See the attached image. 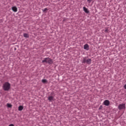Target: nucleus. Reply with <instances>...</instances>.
Segmentation results:
<instances>
[{
	"label": "nucleus",
	"instance_id": "f257e3e1",
	"mask_svg": "<svg viewBox=\"0 0 126 126\" xmlns=\"http://www.w3.org/2000/svg\"><path fill=\"white\" fill-rule=\"evenodd\" d=\"M10 84L8 82H6L3 83L2 86V88L4 91H9L10 89Z\"/></svg>",
	"mask_w": 126,
	"mask_h": 126
},
{
	"label": "nucleus",
	"instance_id": "f03ea898",
	"mask_svg": "<svg viewBox=\"0 0 126 126\" xmlns=\"http://www.w3.org/2000/svg\"><path fill=\"white\" fill-rule=\"evenodd\" d=\"M42 63H49L50 64H52L54 63L53 60H52L50 58H46L44 59V60L42 61Z\"/></svg>",
	"mask_w": 126,
	"mask_h": 126
},
{
	"label": "nucleus",
	"instance_id": "7ed1b4c3",
	"mask_svg": "<svg viewBox=\"0 0 126 126\" xmlns=\"http://www.w3.org/2000/svg\"><path fill=\"white\" fill-rule=\"evenodd\" d=\"M91 62H92V60H91V59H88L86 57H84L83 59L82 63H87L88 64H90L91 63Z\"/></svg>",
	"mask_w": 126,
	"mask_h": 126
},
{
	"label": "nucleus",
	"instance_id": "20e7f679",
	"mask_svg": "<svg viewBox=\"0 0 126 126\" xmlns=\"http://www.w3.org/2000/svg\"><path fill=\"white\" fill-rule=\"evenodd\" d=\"M119 110H125L126 109V104L123 103L121 104H119L118 106Z\"/></svg>",
	"mask_w": 126,
	"mask_h": 126
},
{
	"label": "nucleus",
	"instance_id": "39448f33",
	"mask_svg": "<svg viewBox=\"0 0 126 126\" xmlns=\"http://www.w3.org/2000/svg\"><path fill=\"white\" fill-rule=\"evenodd\" d=\"M103 104L105 105V106H109V105H110V101L108 100H105L103 102Z\"/></svg>",
	"mask_w": 126,
	"mask_h": 126
},
{
	"label": "nucleus",
	"instance_id": "423d86ee",
	"mask_svg": "<svg viewBox=\"0 0 126 126\" xmlns=\"http://www.w3.org/2000/svg\"><path fill=\"white\" fill-rule=\"evenodd\" d=\"M84 50H87V51H88V50H89V45H88L87 44H86L84 46Z\"/></svg>",
	"mask_w": 126,
	"mask_h": 126
},
{
	"label": "nucleus",
	"instance_id": "0eeeda50",
	"mask_svg": "<svg viewBox=\"0 0 126 126\" xmlns=\"http://www.w3.org/2000/svg\"><path fill=\"white\" fill-rule=\"evenodd\" d=\"M12 10H13L14 12H17V7H16V6H13L12 7Z\"/></svg>",
	"mask_w": 126,
	"mask_h": 126
},
{
	"label": "nucleus",
	"instance_id": "6e6552de",
	"mask_svg": "<svg viewBox=\"0 0 126 126\" xmlns=\"http://www.w3.org/2000/svg\"><path fill=\"white\" fill-rule=\"evenodd\" d=\"M83 10L86 13H89V11L88 10V9L86 7H83Z\"/></svg>",
	"mask_w": 126,
	"mask_h": 126
},
{
	"label": "nucleus",
	"instance_id": "1a4fd4ad",
	"mask_svg": "<svg viewBox=\"0 0 126 126\" xmlns=\"http://www.w3.org/2000/svg\"><path fill=\"white\" fill-rule=\"evenodd\" d=\"M48 100H49V101H50V102L53 101V100H54V96H49Z\"/></svg>",
	"mask_w": 126,
	"mask_h": 126
},
{
	"label": "nucleus",
	"instance_id": "9d476101",
	"mask_svg": "<svg viewBox=\"0 0 126 126\" xmlns=\"http://www.w3.org/2000/svg\"><path fill=\"white\" fill-rule=\"evenodd\" d=\"M23 110V106L20 105V106H19L18 107V110L19 111H22Z\"/></svg>",
	"mask_w": 126,
	"mask_h": 126
},
{
	"label": "nucleus",
	"instance_id": "9b49d317",
	"mask_svg": "<svg viewBox=\"0 0 126 126\" xmlns=\"http://www.w3.org/2000/svg\"><path fill=\"white\" fill-rule=\"evenodd\" d=\"M24 37H25V38H29V35L28 33H24Z\"/></svg>",
	"mask_w": 126,
	"mask_h": 126
},
{
	"label": "nucleus",
	"instance_id": "f8f14e48",
	"mask_svg": "<svg viewBox=\"0 0 126 126\" xmlns=\"http://www.w3.org/2000/svg\"><path fill=\"white\" fill-rule=\"evenodd\" d=\"M42 83H47V82H48V81H47V80L46 79H42Z\"/></svg>",
	"mask_w": 126,
	"mask_h": 126
},
{
	"label": "nucleus",
	"instance_id": "ddd939ff",
	"mask_svg": "<svg viewBox=\"0 0 126 126\" xmlns=\"http://www.w3.org/2000/svg\"><path fill=\"white\" fill-rule=\"evenodd\" d=\"M7 107H8V108H11V107H12V105H11L9 103H7Z\"/></svg>",
	"mask_w": 126,
	"mask_h": 126
},
{
	"label": "nucleus",
	"instance_id": "4468645a",
	"mask_svg": "<svg viewBox=\"0 0 126 126\" xmlns=\"http://www.w3.org/2000/svg\"><path fill=\"white\" fill-rule=\"evenodd\" d=\"M47 10H48V8H44V9L43 10V12H45L47 11Z\"/></svg>",
	"mask_w": 126,
	"mask_h": 126
},
{
	"label": "nucleus",
	"instance_id": "2eb2a0df",
	"mask_svg": "<svg viewBox=\"0 0 126 126\" xmlns=\"http://www.w3.org/2000/svg\"><path fill=\"white\" fill-rule=\"evenodd\" d=\"M104 32H105L106 33H108V28H105Z\"/></svg>",
	"mask_w": 126,
	"mask_h": 126
},
{
	"label": "nucleus",
	"instance_id": "dca6fc26",
	"mask_svg": "<svg viewBox=\"0 0 126 126\" xmlns=\"http://www.w3.org/2000/svg\"><path fill=\"white\" fill-rule=\"evenodd\" d=\"M93 0H87V1H88L89 3H90L91 2V1H92Z\"/></svg>",
	"mask_w": 126,
	"mask_h": 126
},
{
	"label": "nucleus",
	"instance_id": "f3484780",
	"mask_svg": "<svg viewBox=\"0 0 126 126\" xmlns=\"http://www.w3.org/2000/svg\"><path fill=\"white\" fill-rule=\"evenodd\" d=\"M9 126H14V125L13 124H10L9 125Z\"/></svg>",
	"mask_w": 126,
	"mask_h": 126
},
{
	"label": "nucleus",
	"instance_id": "a211bd4d",
	"mask_svg": "<svg viewBox=\"0 0 126 126\" xmlns=\"http://www.w3.org/2000/svg\"><path fill=\"white\" fill-rule=\"evenodd\" d=\"M63 21H65V20L64 19V20H63Z\"/></svg>",
	"mask_w": 126,
	"mask_h": 126
},
{
	"label": "nucleus",
	"instance_id": "6ab92c4d",
	"mask_svg": "<svg viewBox=\"0 0 126 126\" xmlns=\"http://www.w3.org/2000/svg\"><path fill=\"white\" fill-rule=\"evenodd\" d=\"M59 0V1H60V0Z\"/></svg>",
	"mask_w": 126,
	"mask_h": 126
}]
</instances>
